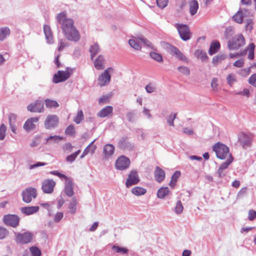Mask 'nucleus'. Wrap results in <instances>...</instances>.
<instances>
[{"instance_id": "f257e3e1", "label": "nucleus", "mask_w": 256, "mask_h": 256, "mask_svg": "<svg viewBox=\"0 0 256 256\" xmlns=\"http://www.w3.org/2000/svg\"><path fill=\"white\" fill-rule=\"evenodd\" d=\"M56 20L61 25V28L65 38L68 40L78 42L80 39V34L74 26V20L68 18L66 12H62L56 16Z\"/></svg>"}, {"instance_id": "7c9ffc66", "label": "nucleus", "mask_w": 256, "mask_h": 256, "mask_svg": "<svg viewBox=\"0 0 256 256\" xmlns=\"http://www.w3.org/2000/svg\"><path fill=\"white\" fill-rule=\"evenodd\" d=\"M10 30L8 27L5 26L0 28V40L3 41L10 34Z\"/></svg>"}, {"instance_id": "58836bf2", "label": "nucleus", "mask_w": 256, "mask_h": 256, "mask_svg": "<svg viewBox=\"0 0 256 256\" xmlns=\"http://www.w3.org/2000/svg\"><path fill=\"white\" fill-rule=\"evenodd\" d=\"M183 210L184 206L181 201L179 200L176 202L173 210L176 214H180L182 213Z\"/></svg>"}, {"instance_id": "2f4dec72", "label": "nucleus", "mask_w": 256, "mask_h": 256, "mask_svg": "<svg viewBox=\"0 0 256 256\" xmlns=\"http://www.w3.org/2000/svg\"><path fill=\"white\" fill-rule=\"evenodd\" d=\"M100 50V46L97 43H94L90 46V59L94 60V57Z\"/></svg>"}, {"instance_id": "412c9836", "label": "nucleus", "mask_w": 256, "mask_h": 256, "mask_svg": "<svg viewBox=\"0 0 256 256\" xmlns=\"http://www.w3.org/2000/svg\"><path fill=\"white\" fill-rule=\"evenodd\" d=\"M155 180L158 183L162 182L165 178L166 174L164 171L159 166H156L154 172Z\"/></svg>"}, {"instance_id": "49530a36", "label": "nucleus", "mask_w": 256, "mask_h": 256, "mask_svg": "<svg viewBox=\"0 0 256 256\" xmlns=\"http://www.w3.org/2000/svg\"><path fill=\"white\" fill-rule=\"evenodd\" d=\"M226 162L222 163L220 168V170L221 169H222V170H225L226 168H227L228 166L232 162V160H233V158L232 156H230V157H228L226 158Z\"/></svg>"}, {"instance_id": "6ab92c4d", "label": "nucleus", "mask_w": 256, "mask_h": 256, "mask_svg": "<svg viewBox=\"0 0 256 256\" xmlns=\"http://www.w3.org/2000/svg\"><path fill=\"white\" fill-rule=\"evenodd\" d=\"M38 118L37 117L28 118L24 123L23 128L26 132H30L36 128L35 123L38 122Z\"/></svg>"}, {"instance_id": "052dcab7", "label": "nucleus", "mask_w": 256, "mask_h": 256, "mask_svg": "<svg viewBox=\"0 0 256 256\" xmlns=\"http://www.w3.org/2000/svg\"><path fill=\"white\" fill-rule=\"evenodd\" d=\"M158 6L162 9L166 7L168 4V0H156Z\"/></svg>"}, {"instance_id": "7ed1b4c3", "label": "nucleus", "mask_w": 256, "mask_h": 256, "mask_svg": "<svg viewBox=\"0 0 256 256\" xmlns=\"http://www.w3.org/2000/svg\"><path fill=\"white\" fill-rule=\"evenodd\" d=\"M212 150L216 152L217 158L220 159L224 160L228 157L232 156L229 152V148L220 142L216 144Z\"/></svg>"}, {"instance_id": "f3484780", "label": "nucleus", "mask_w": 256, "mask_h": 256, "mask_svg": "<svg viewBox=\"0 0 256 256\" xmlns=\"http://www.w3.org/2000/svg\"><path fill=\"white\" fill-rule=\"evenodd\" d=\"M169 52L171 54L176 56L178 59L186 63L188 62V58L176 48L170 46Z\"/></svg>"}, {"instance_id": "6e6d98bb", "label": "nucleus", "mask_w": 256, "mask_h": 256, "mask_svg": "<svg viewBox=\"0 0 256 256\" xmlns=\"http://www.w3.org/2000/svg\"><path fill=\"white\" fill-rule=\"evenodd\" d=\"M30 251L32 256H41V252L40 250L34 246H32L30 248Z\"/></svg>"}, {"instance_id": "de8ad7c7", "label": "nucleus", "mask_w": 256, "mask_h": 256, "mask_svg": "<svg viewBox=\"0 0 256 256\" xmlns=\"http://www.w3.org/2000/svg\"><path fill=\"white\" fill-rule=\"evenodd\" d=\"M226 80L228 84L230 86H232L234 82L236 81V75L232 74H229L226 78Z\"/></svg>"}, {"instance_id": "a18cd8bd", "label": "nucleus", "mask_w": 256, "mask_h": 256, "mask_svg": "<svg viewBox=\"0 0 256 256\" xmlns=\"http://www.w3.org/2000/svg\"><path fill=\"white\" fill-rule=\"evenodd\" d=\"M80 150H79L78 151L76 152H75L73 153L72 154L68 156L66 158V160L67 162H74L77 157V156L80 154Z\"/></svg>"}, {"instance_id": "79ce46f5", "label": "nucleus", "mask_w": 256, "mask_h": 256, "mask_svg": "<svg viewBox=\"0 0 256 256\" xmlns=\"http://www.w3.org/2000/svg\"><path fill=\"white\" fill-rule=\"evenodd\" d=\"M150 58L154 60L159 62H163V58L162 55L156 52H150Z\"/></svg>"}, {"instance_id": "2eb2a0df", "label": "nucleus", "mask_w": 256, "mask_h": 256, "mask_svg": "<svg viewBox=\"0 0 256 256\" xmlns=\"http://www.w3.org/2000/svg\"><path fill=\"white\" fill-rule=\"evenodd\" d=\"M56 182L53 180H45L42 183V190L44 193L51 194L54 191V188Z\"/></svg>"}, {"instance_id": "c9c22d12", "label": "nucleus", "mask_w": 256, "mask_h": 256, "mask_svg": "<svg viewBox=\"0 0 256 256\" xmlns=\"http://www.w3.org/2000/svg\"><path fill=\"white\" fill-rule=\"evenodd\" d=\"M132 192L134 194L140 196L144 194L146 192V190L140 186H136L132 189Z\"/></svg>"}, {"instance_id": "ddd939ff", "label": "nucleus", "mask_w": 256, "mask_h": 256, "mask_svg": "<svg viewBox=\"0 0 256 256\" xmlns=\"http://www.w3.org/2000/svg\"><path fill=\"white\" fill-rule=\"evenodd\" d=\"M130 160L125 156H121L118 158L116 162V168L119 170H124L128 168Z\"/></svg>"}, {"instance_id": "0e129e2a", "label": "nucleus", "mask_w": 256, "mask_h": 256, "mask_svg": "<svg viewBox=\"0 0 256 256\" xmlns=\"http://www.w3.org/2000/svg\"><path fill=\"white\" fill-rule=\"evenodd\" d=\"M72 146L69 142L65 144L62 146V150L65 152H70L72 150Z\"/></svg>"}, {"instance_id": "393cba45", "label": "nucleus", "mask_w": 256, "mask_h": 256, "mask_svg": "<svg viewBox=\"0 0 256 256\" xmlns=\"http://www.w3.org/2000/svg\"><path fill=\"white\" fill-rule=\"evenodd\" d=\"M105 58L102 55H99L94 61V68L98 70L104 68Z\"/></svg>"}, {"instance_id": "39448f33", "label": "nucleus", "mask_w": 256, "mask_h": 256, "mask_svg": "<svg viewBox=\"0 0 256 256\" xmlns=\"http://www.w3.org/2000/svg\"><path fill=\"white\" fill-rule=\"evenodd\" d=\"M245 44L244 38L242 34H238L228 42V46L230 50L238 49Z\"/></svg>"}, {"instance_id": "8fccbe9b", "label": "nucleus", "mask_w": 256, "mask_h": 256, "mask_svg": "<svg viewBox=\"0 0 256 256\" xmlns=\"http://www.w3.org/2000/svg\"><path fill=\"white\" fill-rule=\"evenodd\" d=\"M50 174L58 176L60 178L61 180H64V181L66 180L67 178H69L68 177L66 176V175H64L62 174H61L60 172L58 171H57V170L50 171Z\"/></svg>"}, {"instance_id": "1a4fd4ad", "label": "nucleus", "mask_w": 256, "mask_h": 256, "mask_svg": "<svg viewBox=\"0 0 256 256\" xmlns=\"http://www.w3.org/2000/svg\"><path fill=\"white\" fill-rule=\"evenodd\" d=\"M59 122L58 116L56 114L48 115L44 121V127L50 130L57 126Z\"/></svg>"}, {"instance_id": "72a5a7b5", "label": "nucleus", "mask_w": 256, "mask_h": 256, "mask_svg": "<svg viewBox=\"0 0 256 256\" xmlns=\"http://www.w3.org/2000/svg\"><path fill=\"white\" fill-rule=\"evenodd\" d=\"M220 48V44L216 41L212 42L210 46L208 53L210 55H212L216 53Z\"/></svg>"}, {"instance_id": "e2e57ef3", "label": "nucleus", "mask_w": 256, "mask_h": 256, "mask_svg": "<svg viewBox=\"0 0 256 256\" xmlns=\"http://www.w3.org/2000/svg\"><path fill=\"white\" fill-rule=\"evenodd\" d=\"M234 30L232 27H228L226 28L224 34L226 38H228L234 34Z\"/></svg>"}, {"instance_id": "473e14b6", "label": "nucleus", "mask_w": 256, "mask_h": 256, "mask_svg": "<svg viewBox=\"0 0 256 256\" xmlns=\"http://www.w3.org/2000/svg\"><path fill=\"white\" fill-rule=\"evenodd\" d=\"M169 188L168 187H162L157 192V196L159 198L162 199L170 194Z\"/></svg>"}, {"instance_id": "a878e982", "label": "nucleus", "mask_w": 256, "mask_h": 256, "mask_svg": "<svg viewBox=\"0 0 256 256\" xmlns=\"http://www.w3.org/2000/svg\"><path fill=\"white\" fill-rule=\"evenodd\" d=\"M238 140L240 142L244 148H246L250 146L252 144V138L248 134H242L239 138Z\"/></svg>"}, {"instance_id": "338daca9", "label": "nucleus", "mask_w": 256, "mask_h": 256, "mask_svg": "<svg viewBox=\"0 0 256 256\" xmlns=\"http://www.w3.org/2000/svg\"><path fill=\"white\" fill-rule=\"evenodd\" d=\"M248 82L250 84L254 86H256V74H253L248 79Z\"/></svg>"}, {"instance_id": "cd10ccee", "label": "nucleus", "mask_w": 256, "mask_h": 256, "mask_svg": "<svg viewBox=\"0 0 256 256\" xmlns=\"http://www.w3.org/2000/svg\"><path fill=\"white\" fill-rule=\"evenodd\" d=\"M194 56L196 58L200 59L202 62L206 61L208 59L206 52L201 49L196 50L194 52Z\"/></svg>"}, {"instance_id": "ea45409f", "label": "nucleus", "mask_w": 256, "mask_h": 256, "mask_svg": "<svg viewBox=\"0 0 256 256\" xmlns=\"http://www.w3.org/2000/svg\"><path fill=\"white\" fill-rule=\"evenodd\" d=\"M243 14L242 10H239L235 15L232 17L233 20L238 24H241L243 21Z\"/></svg>"}, {"instance_id": "9b49d317", "label": "nucleus", "mask_w": 256, "mask_h": 256, "mask_svg": "<svg viewBox=\"0 0 256 256\" xmlns=\"http://www.w3.org/2000/svg\"><path fill=\"white\" fill-rule=\"evenodd\" d=\"M2 220L5 224L15 228L18 225L20 219L16 215L7 214L4 216Z\"/></svg>"}, {"instance_id": "f8f14e48", "label": "nucleus", "mask_w": 256, "mask_h": 256, "mask_svg": "<svg viewBox=\"0 0 256 256\" xmlns=\"http://www.w3.org/2000/svg\"><path fill=\"white\" fill-rule=\"evenodd\" d=\"M140 180L137 172L135 170H132L128 176L126 186V188H128L133 185L138 184Z\"/></svg>"}, {"instance_id": "680f3d73", "label": "nucleus", "mask_w": 256, "mask_h": 256, "mask_svg": "<svg viewBox=\"0 0 256 256\" xmlns=\"http://www.w3.org/2000/svg\"><path fill=\"white\" fill-rule=\"evenodd\" d=\"M235 94L242 95L246 97H249L250 95V92L248 89L244 88L242 91L236 92Z\"/></svg>"}, {"instance_id": "a19ab883", "label": "nucleus", "mask_w": 256, "mask_h": 256, "mask_svg": "<svg viewBox=\"0 0 256 256\" xmlns=\"http://www.w3.org/2000/svg\"><path fill=\"white\" fill-rule=\"evenodd\" d=\"M64 139L62 136H50L46 138V142H52L54 143H58L60 140Z\"/></svg>"}, {"instance_id": "e433bc0d", "label": "nucleus", "mask_w": 256, "mask_h": 256, "mask_svg": "<svg viewBox=\"0 0 256 256\" xmlns=\"http://www.w3.org/2000/svg\"><path fill=\"white\" fill-rule=\"evenodd\" d=\"M44 103L48 108H56L59 106L58 102L52 100L46 99L44 100Z\"/></svg>"}, {"instance_id": "603ef678", "label": "nucleus", "mask_w": 256, "mask_h": 256, "mask_svg": "<svg viewBox=\"0 0 256 256\" xmlns=\"http://www.w3.org/2000/svg\"><path fill=\"white\" fill-rule=\"evenodd\" d=\"M178 70L181 74L186 76H188L190 74V70L189 68L185 66H180L178 67Z\"/></svg>"}, {"instance_id": "aec40b11", "label": "nucleus", "mask_w": 256, "mask_h": 256, "mask_svg": "<svg viewBox=\"0 0 256 256\" xmlns=\"http://www.w3.org/2000/svg\"><path fill=\"white\" fill-rule=\"evenodd\" d=\"M118 147L122 150H134V144L130 142L127 138H122L118 142Z\"/></svg>"}, {"instance_id": "5fc2aeb1", "label": "nucleus", "mask_w": 256, "mask_h": 256, "mask_svg": "<svg viewBox=\"0 0 256 256\" xmlns=\"http://www.w3.org/2000/svg\"><path fill=\"white\" fill-rule=\"evenodd\" d=\"M112 250H116V252L118 253H122V254H127L128 252V250L125 248H122L118 246H114L112 248Z\"/></svg>"}, {"instance_id": "37998d69", "label": "nucleus", "mask_w": 256, "mask_h": 256, "mask_svg": "<svg viewBox=\"0 0 256 256\" xmlns=\"http://www.w3.org/2000/svg\"><path fill=\"white\" fill-rule=\"evenodd\" d=\"M180 173L178 171H176L172 176L171 181L169 185L173 188L177 181L178 178L180 176Z\"/></svg>"}, {"instance_id": "20e7f679", "label": "nucleus", "mask_w": 256, "mask_h": 256, "mask_svg": "<svg viewBox=\"0 0 256 256\" xmlns=\"http://www.w3.org/2000/svg\"><path fill=\"white\" fill-rule=\"evenodd\" d=\"M72 73V70L66 68L65 70H58L54 76L52 82L55 84L64 82L67 80Z\"/></svg>"}, {"instance_id": "09e8293b", "label": "nucleus", "mask_w": 256, "mask_h": 256, "mask_svg": "<svg viewBox=\"0 0 256 256\" xmlns=\"http://www.w3.org/2000/svg\"><path fill=\"white\" fill-rule=\"evenodd\" d=\"M146 90L148 93L151 94L156 91V84L152 83H150L146 86Z\"/></svg>"}, {"instance_id": "423d86ee", "label": "nucleus", "mask_w": 256, "mask_h": 256, "mask_svg": "<svg viewBox=\"0 0 256 256\" xmlns=\"http://www.w3.org/2000/svg\"><path fill=\"white\" fill-rule=\"evenodd\" d=\"M114 72V68L110 67L107 68L100 74L98 78V84L102 87L108 85L110 80L111 76L110 73Z\"/></svg>"}, {"instance_id": "69168bd1", "label": "nucleus", "mask_w": 256, "mask_h": 256, "mask_svg": "<svg viewBox=\"0 0 256 256\" xmlns=\"http://www.w3.org/2000/svg\"><path fill=\"white\" fill-rule=\"evenodd\" d=\"M64 214L62 212H58L55 215L54 217V221L56 222H59L62 218H63Z\"/></svg>"}, {"instance_id": "f704fd0d", "label": "nucleus", "mask_w": 256, "mask_h": 256, "mask_svg": "<svg viewBox=\"0 0 256 256\" xmlns=\"http://www.w3.org/2000/svg\"><path fill=\"white\" fill-rule=\"evenodd\" d=\"M77 200L76 197H73L69 204H68V210L69 212L72 214H74L76 212V206L77 205Z\"/></svg>"}, {"instance_id": "a211bd4d", "label": "nucleus", "mask_w": 256, "mask_h": 256, "mask_svg": "<svg viewBox=\"0 0 256 256\" xmlns=\"http://www.w3.org/2000/svg\"><path fill=\"white\" fill-rule=\"evenodd\" d=\"M64 192L68 197L72 196L74 194V184L70 178L64 180Z\"/></svg>"}, {"instance_id": "4be33fe9", "label": "nucleus", "mask_w": 256, "mask_h": 256, "mask_svg": "<svg viewBox=\"0 0 256 256\" xmlns=\"http://www.w3.org/2000/svg\"><path fill=\"white\" fill-rule=\"evenodd\" d=\"M112 112L113 108L112 106H106L98 113L97 116L102 118L108 117L112 115Z\"/></svg>"}, {"instance_id": "0eeeda50", "label": "nucleus", "mask_w": 256, "mask_h": 256, "mask_svg": "<svg viewBox=\"0 0 256 256\" xmlns=\"http://www.w3.org/2000/svg\"><path fill=\"white\" fill-rule=\"evenodd\" d=\"M174 26L177 29L180 38L183 40L186 41L191 38L192 33L186 24H176Z\"/></svg>"}, {"instance_id": "b1692460", "label": "nucleus", "mask_w": 256, "mask_h": 256, "mask_svg": "<svg viewBox=\"0 0 256 256\" xmlns=\"http://www.w3.org/2000/svg\"><path fill=\"white\" fill-rule=\"evenodd\" d=\"M43 29L47 42L49 44H53L54 39L50 26L48 25L44 24Z\"/></svg>"}, {"instance_id": "864d4df0", "label": "nucleus", "mask_w": 256, "mask_h": 256, "mask_svg": "<svg viewBox=\"0 0 256 256\" xmlns=\"http://www.w3.org/2000/svg\"><path fill=\"white\" fill-rule=\"evenodd\" d=\"M84 114L82 110H80L78 112L76 116L74 118V122L77 124H78L83 119Z\"/></svg>"}, {"instance_id": "774afa93", "label": "nucleus", "mask_w": 256, "mask_h": 256, "mask_svg": "<svg viewBox=\"0 0 256 256\" xmlns=\"http://www.w3.org/2000/svg\"><path fill=\"white\" fill-rule=\"evenodd\" d=\"M126 118L130 122H132L134 120L135 114L134 112H129L126 114Z\"/></svg>"}, {"instance_id": "6e6552de", "label": "nucleus", "mask_w": 256, "mask_h": 256, "mask_svg": "<svg viewBox=\"0 0 256 256\" xmlns=\"http://www.w3.org/2000/svg\"><path fill=\"white\" fill-rule=\"evenodd\" d=\"M37 196L36 188L29 187L24 190L22 192V200L26 203H30L32 198H35Z\"/></svg>"}, {"instance_id": "dca6fc26", "label": "nucleus", "mask_w": 256, "mask_h": 256, "mask_svg": "<svg viewBox=\"0 0 256 256\" xmlns=\"http://www.w3.org/2000/svg\"><path fill=\"white\" fill-rule=\"evenodd\" d=\"M169 52L171 54L176 56L178 59L186 63L188 62V58L176 48L170 46Z\"/></svg>"}, {"instance_id": "4468645a", "label": "nucleus", "mask_w": 256, "mask_h": 256, "mask_svg": "<svg viewBox=\"0 0 256 256\" xmlns=\"http://www.w3.org/2000/svg\"><path fill=\"white\" fill-rule=\"evenodd\" d=\"M32 238V234L30 232L24 234H18L16 236V241L22 244L30 242Z\"/></svg>"}, {"instance_id": "bf43d9fd", "label": "nucleus", "mask_w": 256, "mask_h": 256, "mask_svg": "<svg viewBox=\"0 0 256 256\" xmlns=\"http://www.w3.org/2000/svg\"><path fill=\"white\" fill-rule=\"evenodd\" d=\"M96 140H94L86 148L88 149V153L90 152L92 154H94L96 149V146L95 145H93L94 143L95 142Z\"/></svg>"}, {"instance_id": "4c0bfd02", "label": "nucleus", "mask_w": 256, "mask_h": 256, "mask_svg": "<svg viewBox=\"0 0 256 256\" xmlns=\"http://www.w3.org/2000/svg\"><path fill=\"white\" fill-rule=\"evenodd\" d=\"M226 58V54H219L213 58L212 62L214 65H216L218 63L220 62L222 60H224Z\"/></svg>"}, {"instance_id": "bb28decb", "label": "nucleus", "mask_w": 256, "mask_h": 256, "mask_svg": "<svg viewBox=\"0 0 256 256\" xmlns=\"http://www.w3.org/2000/svg\"><path fill=\"white\" fill-rule=\"evenodd\" d=\"M255 48V45L254 43H252L248 46V48L243 52L242 54H248V58L250 60L254 58V50Z\"/></svg>"}, {"instance_id": "4d7b16f0", "label": "nucleus", "mask_w": 256, "mask_h": 256, "mask_svg": "<svg viewBox=\"0 0 256 256\" xmlns=\"http://www.w3.org/2000/svg\"><path fill=\"white\" fill-rule=\"evenodd\" d=\"M65 134L70 136L74 135L75 134L74 126L72 124L68 126L66 129Z\"/></svg>"}, {"instance_id": "f03ea898", "label": "nucleus", "mask_w": 256, "mask_h": 256, "mask_svg": "<svg viewBox=\"0 0 256 256\" xmlns=\"http://www.w3.org/2000/svg\"><path fill=\"white\" fill-rule=\"evenodd\" d=\"M141 43H143L146 46L152 49L154 48V46L152 42L142 36L140 37L132 36L128 40L130 46L137 50H141Z\"/></svg>"}, {"instance_id": "c756f323", "label": "nucleus", "mask_w": 256, "mask_h": 256, "mask_svg": "<svg viewBox=\"0 0 256 256\" xmlns=\"http://www.w3.org/2000/svg\"><path fill=\"white\" fill-rule=\"evenodd\" d=\"M114 146L111 144H107L104 147V152L106 157L108 158L112 156L114 150Z\"/></svg>"}, {"instance_id": "13d9d810", "label": "nucleus", "mask_w": 256, "mask_h": 256, "mask_svg": "<svg viewBox=\"0 0 256 256\" xmlns=\"http://www.w3.org/2000/svg\"><path fill=\"white\" fill-rule=\"evenodd\" d=\"M6 127L4 124H2L0 126V140H3L6 136Z\"/></svg>"}, {"instance_id": "3c124183", "label": "nucleus", "mask_w": 256, "mask_h": 256, "mask_svg": "<svg viewBox=\"0 0 256 256\" xmlns=\"http://www.w3.org/2000/svg\"><path fill=\"white\" fill-rule=\"evenodd\" d=\"M8 231L3 226H0V240L5 238L8 235Z\"/></svg>"}, {"instance_id": "9d476101", "label": "nucleus", "mask_w": 256, "mask_h": 256, "mask_svg": "<svg viewBox=\"0 0 256 256\" xmlns=\"http://www.w3.org/2000/svg\"><path fill=\"white\" fill-rule=\"evenodd\" d=\"M27 109L32 112H44V102L42 100H36L34 103L28 105Z\"/></svg>"}, {"instance_id": "c03bdc74", "label": "nucleus", "mask_w": 256, "mask_h": 256, "mask_svg": "<svg viewBox=\"0 0 256 256\" xmlns=\"http://www.w3.org/2000/svg\"><path fill=\"white\" fill-rule=\"evenodd\" d=\"M176 114L172 113L166 118V122L170 126H174V120L176 118Z\"/></svg>"}, {"instance_id": "c85d7f7f", "label": "nucleus", "mask_w": 256, "mask_h": 256, "mask_svg": "<svg viewBox=\"0 0 256 256\" xmlns=\"http://www.w3.org/2000/svg\"><path fill=\"white\" fill-rule=\"evenodd\" d=\"M189 11L192 16L194 15L198 8V3L196 0H192L189 2Z\"/></svg>"}, {"instance_id": "5701e85b", "label": "nucleus", "mask_w": 256, "mask_h": 256, "mask_svg": "<svg viewBox=\"0 0 256 256\" xmlns=\"http://www.w3.org/2000/svg\"><path fill=\"white\" fill-rule=\"evenodd\" d=\"M38 206H25L20 208L21 212L26 215L30 216L36 213L39 210Z\"/></svg>"}]
</instances>
